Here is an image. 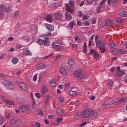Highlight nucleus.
Wrapping results in <instances>:
<instances>
[{
  "instance_id": "1",
  "label": "nucleus",
  "mask_w": 127,
  "mask_h": 127,
  "mask_svg": "<svg viewBox=\"0 0 127 127\" xmlns=\"http://www.w3.org/2000/svg\"><path fill=\"white\" fill-rule=\"evenodd\" d=\"M76 64L75 61L73 59H69L68 61V65L67 66V70L69 72H72L73 71V66H74Z\"/></svg>"
},
{
  "instance_id": "2",
  "label": "nucleus",
  "mask_w": 127,
  "mask_h": 127,
  "mask_svg": "<svg viewBox=\"0 0 127 127\" xmlns=\"http://www.w3.org/2000/svg\"><path fill=\"white\" fill-rule=\"evenodd\" d=\"M37 43L39 45H49L50 44V41H49V39L48 38H46L44 40L42 41L41 39H38L37 40Z\"/></svg>"
},
{
  "instance_id": "3",
  "label": "nucleus",
  "mask_w": 127,
  "mask_h": 127,
  "mask_svg": "<svg viewBox=\"0 0 127 127\" xmlns=\"http://www.w3.org/2000/svg\"><path fill=\"white\" fill-rule=\"evenodd\" d=\"M74 77L78 78L79 80H83L85 79V75L83 74L81 71H75L73 73Z\"/></svg>"
},
{
  "instance_id": "4",
  "label": "nucleus",
  "mask_w": 127,
  "mask_h": 127,
  "mask_svg": "<svg viewBox=\"0 0 127 127\" xmlns=\"http://www.w3.org/2000/svg\"><path fill=\"white\" fill-rule=\"evenodd\" d=\"M19 110L22 113H29L30 111V106L27 105H22L18 108Z\"/></svg>"
},
{
  "instance_id": "5",
  "label": "nucleus",
  "mask_w": 127,
  "mask_h": 127,
  "mask_svg": "<svg viewBox=\"0 0 127 127\" xmlns=\"http://www.w3.org/2000/svg\"><path fill=\"white\" fill-rule=\"evenodd\" d=\"M96 47L98 48L105 47V42H104V41L102 40H98L97 42L96 43Z\"/></svg>"
},
{
  "instance_id": "6",
  "label": "nucleus",
  "mask_w": 127,
  "mask_h": 127,
  "mask_svg": "<svg viewBox=\"0 0 127 127\" xmlns=\"http://www.w3.org/2000/svg\"><path fill=\"white\" fill-rule=\"evenodd\" d=\"M52 48L54 50H56V51H60L62 49V46L60 45H57L55 42H53L52 44Z\"/></svg>"
},
{
  "instance_id": "7",
  "label": "nucleus",
  "mask_w": 127,
  "mask_h": 127,
  "mask_svg": "<svg viewBox=\"0 0 127 127\" xmlns=\"http://www.w3.org/2000/svg\"><path fill=\"white\" fill-rule=\"evenodd\" d=\"M115 103V100L113 98H109L106 100V102L104 103V106H110V105H113Z\"/></svg>"
},
{
  "instance_id": "8",
  "label": "nucleus",
  "mask_w": 127,
  "mask_h": 127,
  "mask_svg": "<svg viewBox=\"0 0 127 127\" xmlns=\"http://www.w3.org/2000/svg\"><path fill=\"white\" fill-rule=\"evenodd\" d=\"M5 14V6L3 4L0 5V15Z\"/></svg>"
},
{
  "instance_id": "9",
  "label": "nucleus",
  "mask_w": 127,
  "mask_h": 127,
  "mask_svg": "<svg viewBox=\"0 0 127 127\" xmlns=\"http://www.w3.org/2000/svg\"><path fill=\"white\" fill-rule=\"evenodd\" d=\"M54 16L56 19H60L61 20V19L63 18V14L59 12L55 13Z\"/></svg>"
},
{
  "instance_id": "10",
  "label": "nucleus",
  "mask_w": 127,
  "mask_h": 127,
  "mask_svg": "<svg viewBox=\"0 0 127 127\" xmlns=\"http://www.w3.org/2000/svg\"><path fill=\"white\" fill-rule=\"evenodd\" d=\"M65 19L66 21H68V20H71L72 19V15L68 12H66L65 13Z\"/></svg>"
},
{
  "instance_id": "11",
  "label": "nucleus",
  "mask_w": 127,
  "mask_h": 127,
  "mask_svg": "<svg viewBox=\"0 0 127 127\" xmlns=\"http://www.w3.org/2000/svg\"><path fill=\"white\" fill-rule=\"evenodd\" d=\"M56 112L58 116H64V112L63 111V110H62L61 108H58L56 109Z\"/></svg>"
},
{
  "instance_id": "12",
  "label": "nucleus",
  "mask_w": 127,
  "mask_h": 127,
  "mask_svg": "<svg viewBox=\"0 0 127 127\" xmlns=\"http://www.w3.org/2000/svg\"><path fill=\"white\" fill-rule=\"evenodd\" d=\"M82 116L83 118H88L89 116H90V112L89 111H84L82 114Z\"/></svg>"
},
{
  "instance_id": "13",
  "label": "nucleus",
  "mask_w": 127,
  "mask_h": 127,
  "mask_svg": "<svg viewBox=\"0 0 127 127\" xmlns=\"http://www.w3.org/2000/svg\"><path fill=\"white\" fill-rule=\"evenodd\" d=\"M125 74H126L125 72H124L122 70H120L116 73L115 76H116V77H123Z\"/></svg>"
},
{
  "instance_id": "14",
  "label": "nucleus",
  "mask_w": 127,
  "mask_h": 127,
  "mask_svg": "<svg viewBox=\"0 0 127 127\" xmlns=\"http://www.w3.org/2000/svg\"><path fill=\"white\" fill-rule=\"evenodd\" d=\"M19 86L22 90H23L24 91H26L27 90V86L25 83L21 82L20 83Z\"/></svg>"
},
{
  "instance_id": "15",
  "label": "nucleus",
  "mask_w": 127,
  "mask_h": 127,
  "mask_svg": "<svg viewBox=\"0 0 127 127\" xmlns=\"http://www.w3.org/2000/svg\"><path fill=\"white\" fill-rule=\"evenodd\" d=\"M79 92L77 91H75L74 90H70L69 92V95L70 96H71V97H75V96H77V95H78Z\"/></svg>"
},
{
  "instance_id": "16",
  "label": "nucleus",
  "mask_w": 127,
  "mask_h": 127,
  "mask_svg": "<svg viewBox=\"0 0 127 127\" xmlns=\"http://www.w3.org/2000/svg\"><path fill=\"white\" fill-rule=\"evenodd\" d=\"M46 28L50 31H53V30H54V25H53L47 24H46Z\"/></svg>"
},
{
  "instance_id": "17",
  "label": "nucleus",
  "mask_w": 127,
  "mask_h": 127,
  "mask_svg": "<svg viewBox=\"0 0 127 127\" xmlns=\"http://www.w3.org/2000/svg\"><path fill=\"white\" fill-rule=\"evenodd\" d=\"M48 89H47V86H43L42 88V91H41V95L42 96H44V94L47 92Z\"/></svg>"
},
{
  "instance_id": "18",
  "label": "nucleus",
  "mask_w": 127,
  "mask_h": 127,
  "mask_svg": "<svg viewBox=\"0 0 127 127\" xmlns=\"http://www.w3.org/2000/svg\"><path fill=\"white\" fill-rule=\"evenodd\" d=\"M66 10L68 12H70L71 14H73V12H74V9H71L70 8V7L69 6V4H67L66 6Z\"/></svg>"
},
{
  "instance_id": "19",
  "label": "nucleus",
  "mask_w": 127,
  "mask_h": 127,
  "mask_svg": "<svg viewBox=\"0 0 127 127\" xmlns=\"http://www.w3.org/2000/svg\"><path fill=\"white\" fill-rule=\"evenodd\" d=\"M114 24V22L111 20H107L105 22V25L106 26H109V25H113Z\"/></svg>"
},
{
  "instance_id": "20",
  "label": "nucleus",
  "mask_w": 127,
  "mask_h": 127,
  "mask_svg": "<svg viewBox=\"0 0 127 127\" xmlns=\"http://www.w3.org/2000/svg\"><path fill=\"white\" fill-rule=\"evenodd\" d=\"M60 72L63 75H67V71L64 68H60Z\"/></svg>"
},
{
  "instance_id": "21",
  "label": "nucleus",
  "mask_w": 127,
  "mask_h": 127,
  "mask_svg": "<svg viewBox=\"0 0 127 127\" xmlns=\"http://www.w3.org/2000/svg\"><path fill=\"white\" fill-rule=\"evenodd\" d=\"M24 55H25L26 56L30 55L31 54V52L29 51V50H28V48H26L23 53Z\"/></svg>"
},
{
  "instance_id": "22",
  "label": "nucleus",
  "mask_w": 127,
  "mask_h": 127,
  "mask_svg": "<svg viewBox=\"0 0 127 127\" xmlns=\"http://www.w3.org/2000/svg\"><path fill=\"white\" fill-rule=\"evenodd\" d=\"M90 116H92V117H96L97 116H98V112L96 111L92 110L90 112Z\"/></svg>"
},
{
  "instance_id": "23",
  "label": "nucleus",
  "mask_w": 127,
  "mask_h": 127,
  "mask_svg": "<svg viewBox=\"0 0 127 127\" xmlns=\"http://www.w3.org/2000/svg\"><path fill=\"white\" fill-rule=\"evenodd\" d=\"M8 90H13L14 89V85L12 83H10V84L8 85L7 87Z\"/></svg>"
},
{
  "instance_id": "24",
  "label": "nucleus",
  "mask_w": 127,
  "mask_h": 127,
  "mask_svg": "<svg viewBox=\"0 0 127 127\" xmlns=\"http://www.w3.org/2000/svg\"><path fill=\"white\" fill-rule=\"evenodd\" d=\"M120 15H121V16H122L123 17H127V12H126L125 11H122L120 13Z\"/></svg>"
},
{
  "instance_id": "25",
  "label": "nucleus",
  "mask_w": 127,
  "mask_h": 127,
  "mask_svg": "<svg viewBox=\"0 0 127 127\" xmlns=\"http://www.w3.org/2000/svg\"><path fill=\"white\" fill-rule=\"evenodd\" d=\"M46 20L48 22H52V17L51 16V15H48L46 17Z\"/></svg>"
},
{
  "instance_id": "26",
  "label": "nucleus",
  "mask_w": 127,
  "mask_h": 127,
  "mask_svg": "<svg viewBox=\"0 0 127 127\" xmlns=\"http://www.w3.org/2000/svg\"><path fill=\"white\" fill-rule=\"evenodd\" d=\"M10 81H8V80H5L3 82V85L5 86V87H7L8 86V85L10 84Z\"/></svg>"
},
{
  "instance_id": "27",
  "label": "nucleus",
  "mask_w": 127,
  "mask_h": 127,
  "mask_svg": "<svg viewBox=\"0 0 127 127\" xmlns=\"http://www.w3.org/2000/svg\"><path fill=\"white\" fill-rule=\"evenodd\" d=\"M119 53H121V54H126L127 53V50L124 49H122L119 51Z\"/></svg>"
},
{
  "instance_id": "28",
  "label": "nucleus",
  "mask_w": 127,
  "mask_h": 127,
  "mask_svg": "<svg viewBox=\"0 0 127 127\" xmlns=\"http://www.w3.org/2000/svg\"><path fill=\"white\" fill-rule=\"evenodd\" d=\"M12 62L13 64H16L18 62V59L16 58H14L12 59Z\"/></svg>"
},
{
  "instance_id": "29",
  "label": "nucleus",
  "mask_w": 127,
  "mask_h": 127,
  "mask_svg": "<svg viewBox=\"0 0 127 127\" xmlns=\"http://www.w3.org/2000/svg\"><path fill=\"white\" fill-rule=\"evenodd\" d=\"M17 101L18 103H19L22 104L24 103V99H23V98H17Z\"/></svg>"
},
{
  "instance_id": "30",
  "label": "nucleus",
  "mask_w": 127,
  "mask_h": 127,
  "mask_svg": "<svg viewBox=\"0 0 127 127\" xmlns=\"http://www.w3.org/2000/svg\"><path fill=\"white\" fill-rule=\"evenodd\" d=\"M6 104H7V105H10L11 106L14 105V102L13 101L7 100L6 101Z\"/></svg>"
},
{
  "instance_id": "31",
  "label": "nucleus",
  "mask_w": 127,
  "mask_h": 127,
  "mask_svg": "<svg viewBox=\"0 0 127 127\" xmlns=\"http://www.w3.org/2000/svg\"><path fill=\"white\" fill-rule=\"evenodd\" d=\"M63 121V118L61 117H58L57 119V123H58V124H61V123H62Z\"/></svg>"
},
{
  "instance_id": "32",
  "label": "nucleus",
  "mask_w": 127,
  "mask_h": 127,
  "mask_svg": "<svg viewBox=\"0 0 127 127\" xmlns=\"http://www.w3.org/2000/svg\"><path fill=\"white\" fill-rule=\"evenodd\" d=\"M94 58H95L96 60H98L99 58H100V55L98 52L94 55Z\"/></svg>"
},
{
  "instance_id": "33",
  "label": "nucleus",
  "mask_w": 127,
  "mask_h": 127,
  "mask_svg": "<svg viewBox=\"0 0 127 127\" xmlns=\"http://www.w3.org/2000/svg\"><path fill=\"white\" fill-rule=\"evenodd\" d=\"M56 84V81L55 80H52L51 81L50 85L51 87H55Z\"/></svg>"
},
{
  "instance_id": "34",
  "label": "nucleus",
  "mask_w": 127,
  "mask_h": 127,
  "mask_svg": "<svg viewBox=\"0 0 127 127\" xmlns=\"http://www.w3.org/2000/svg\"><path fill=\"white\" fill-rule=\"evenodd\" d=\"M68 3L72 7H74L75 6V3L71 0L69 1Z\"/></svg>"
},
{
  "instance_id": "35",
  "label": "nucleus",
  "mask_w": 127,
  "mask_h": 127,
  "mask_svg": "<svg viewBox=\"0 0 127 127\" xmlns=\"http://www.w3.org/2000/svg\"><path fill=\"white\" fill-rule=\"evenodd\" d=\"M38 67H39V69H44V68H46V66L45 65V64H40Z\"/></svg>"
},
{
  "instance_id": "36",
  "label": "nucleus",
  "mask_w": 127,
  "mask_h": 127,
  "mask_svg": "<svg viewBox=\"0 0 127 127\" xmlns=\"http://www.w3.org/2000/svg\"><path fill=\"white\" fill-rule=\"evenodd\" d=\"M98 52L95 50V49H91L90 50V54H93L94 55L96 54Z\"/></svg>"
},
{
  "instance_id": "37",
  "label": "nucleus",
  "mask_w": 127,
  "mask_h": 127,
  "mask_svg": "<svg viewBox=\"0 0 127 127\" xmlns=\"http://www.w3.org/2000/svg\"><path fill=\"white\" fill-rule=\"evenodd\" d=\"M64 101H65L64 97H63L62 96H61L59 97V102H60V103H63V102H64Z\"/></svg>"
},
{
  "instance_id": "38",
  "label": "nucleus",
  "mask_w": 127,
  "mask_h": 127,
  "mask_svg": "<svg viewBox=\"0 0 127 127\" xmlns=\"http://www.w3.org/2000/svg\"><path fill=\"white\" fill-rule=\"evenodd\" d=\"M107 84L108 86H109V87H113V81H112L111 80H109Z\"/></svg>"
},
{
  "instance_id": "39",
  "label": "nucleus",
  "mask_w": 127,
  "mask_h": 127,
  "mask_svg": "<svg viewBox=\"0 0 127 127\" xmlns=\"http://www.w3.org/2000/svg\"><path fill=\"white\" fill-rule=\"evenodd\" d=\"M10 117V114L8 112H5V118L6 119H9Z\"/></svg>"
},
{
  "instance_id": "40",
  "label": "nucleus",
  "mask_w": 127,
  "mask_h": 127,
  "mask_svg": "<svg viewBox=\"0 0 127 127\" xmlns=\"http://www.w3.org/2000/svg\"><path fill=\"white\" fill-rule=\"evenodd\" d=\"M96 119H97L96 117L90 115V117H89L88 120L89 121H94V120H96Z\"/></svg>"
},
{
  "instance_id": "41",
  "label": "nucleus",
  "mask_w": 127,
  "mask_h": 127,
  "mask_svg": "<svg viewBox=\"0 0 127 127\" xmlns=\"http://www.w3.org/2000/svg\"><path fill=\"white\" fill-rule=\"evenodd\" d=\"M102 7L101 6V5H99L97 6V9H96V11L97 13H99L101 11Z\"/></svg>"
},
{
  "instance_id": "42",
  "label": "nucleus",
  "mask_w": 127,
  "mask_h": 127,
  "mask_svg": "<svg viewBox=\"0 0 127 127\" xmlns=\"http://www.w3.org/2000/svg\"><path fill=\"white\" fill-rule=\"evenodd\" d=\"M117 21L118 22V23H120V24H122L123 23V19L121 18H118L117 19Z\"/></svg>"
},
{
  "instance_id": "43",
  "label": "nucleus",
  "mask_w": 127,
  "mask_h": 127,
  "mask_svg": "<svg viewBox=\"0 0 127 127\" xmlns=\"http://www.w3.org/2000/svg\"><path fill=\"white\" fill-rule=\"evenodd\" d=\"M18 122V119H17V118H13L12 120V124H16V123H17Z\"/></svg>"
},
{
  "instance_id": "44",
  "label": "nucleus",
  "mask_w": 127,
  "mask_h": 127,
  "mask_svg": "<svg viewBox=\"0 0 127 127\" xmlns=\"http://www.w3.org/2000/svg\"><path fill=\"white\" fill-rule=\"evenodd\" d=\"M31 97L32 98V99L33 100V107L34 108V107H37V105H35V102H34V99H33V94L32 93L31 94Z\"/></svg>"
},
{
  "instance_id": "45",
  "label": "nucleus",
  "mask_w": 127,
  "mask_h": 127,
  "mask_svg": "<svg viewBox=\"0 0 127 127\" xmlns=\"http://www.w3.org/2000/svg\"><path fill=\"white\" fill-rule=\"evenodd\" d=\"M69 25L71 28H73V27L75 26V22H71L70 23H69Z\"/></svg>"
},
{
  "instance_id": "46",
  "label": "nucleus",
  "mask_w": 127,
  "mask_h": 127,
  "mask_svg": "<svg viewBox=\"0 0 127 127\" xmlns=\"http://www.w3.org/2000/svg\"><path fill=\"white\" fill-rule=\"evenodd\" d=\"M99 50H100L101 53H105V52H106V49L104 47L99 48Z\"/></svg>"
},
{
  "instance_id": "47",
  "label": "nucleus",
  "mask_w": 127,
  "mask_h": 127,
  "mask_svg": "<svg viewBox=\"0 0 127 127\" xmlns=\"http://www.w3.org/2000/svg\"><path fill=\"white\" fill-rule=\"evenodd\" d=\"M109 46L110 47H111V48H114L115 46V43H114V42H110L109 43Z\"/></svg>"
},
{
  "instance_id": "48",
  "label": "nucleus",
  "mask_w": 127,
  "mask_h": 127,
  "mask_svg": "<svg viewBox=\"0 0 127 127\" xmlns=\"http://www.w3.org/2000/svg\"><path fill=\"white\" fill-rule=\"evenodd\" d=\"M92 24H96V22H97V19L96 18H93L92 19Z\"/></svg>"
},
{
  "instance_id": "49",
  "label": "nucleus",
  "mask_w": 127,
  "mask_h": 127,
  "mask_svg": "<svg viewBox=\"0 0 127 127\" xmlns=\"http://www.w3.org/2000/svg\"><path fill=\"white\" fill-rule=\"evenodd\" d=\"M126 100L127 99L125 97H122L120 99V101H121V103H125Z\"/></svg>"
},
{
  "instance_id": "50",
  "label": "nucleus",
  "mask_w": 127,
  "mask_h": 127,
  "mask_svg": "<svg viewBox=\"0 0 127 127\" xmlns=\"http://www.w3.org/2000/svg\"><path fill=\"white\" fill-rule=\"evenodd\" d=\"M35 96L38 98V99H40V97H41V95H40V93H35Z\"/></svg>"
},
{
  "instance_id": "51",
  "label": "nucleus",
  "mask_w": 127,
  "mask_h": 127,
  "mask_svg": "<svg viewBox=\"0 0 127 127\" xmlns=\"http://www.w3.org/2000/svg\"><path fill=\"white\" fill-rule=\"evenodd\" d=\"M10 9H11V8L10 6H9L7 8L5 7V12H8L9 11H10Z\"/></svg>"
},
{
  "instance_id": "52",
  "label": "nucleus",
  "mask_w": 127,
  "mask_h": 127,
  "mask_svg": "<svg viewBox=\"0 0 127 127\" xmlns=\"http://www.w3.org/2000/svg\"><path fill=\"white\" fill-rule=\"evenodd\" d=\"M79 105H80V101H76L74 103V106L75 107H78V106H79Z\"/></svg>"
},
{
  "instance_id": "53",
  "label": "nucleus",
  "mask_w": 127,
  "mask_h": 127,
  "mask_svg": "<svg viewBox=\"0 0 127 127\" xmlns=\"http://www.w3.org/2000/svg\"><path fill=\"white\" fill-rule=\"evenodd\" d=\"M111 72H112V73H114V72H116V71H117V69L116 68V67H113L111 69Z\"/></svg>"
},
{
  "instance_id": "54",
  "label": "nucleus",
  "mask_w": 127,
  "mask_h": 127,
  "mask_svg": "<svg viewBox=\"0 0 127 127\" xmlns=\"http://www.w3.org/2000/svg\"><path fill=\"white\" fill-rule=\"evenodd\" d=\"M79 113H77L75 115L74 119L75 120H78V119H79Z\"/></svg>"
},
{
  "instance_id": "55",
  "label": "nucleus",
  "mask_w": 127,
  "mask_h": 127,
  "mask_svg": "<svg viewBox=\"0 0 127 127\" xmlns=\"http://www.w3.org/2000/svg\"><path fill=\"white\" fill-rule=\"evenodd\" d=\"M36 127H40L41 126V124H40V123L36 122Z\"/></svg>"
},
{
  "instance_id": "56",
  "label": "nucleus",
  "mask_w": 127,
  "mask_h": 127,
  "mask_svg": "<svg viewBox=\"0 0 127 127\" xmlns=\"http://www.w3.org/2000/svg\"><path fill=\"white\" fill-rule=\"evenodd\" d=\"M70 86V83L68 82H66L64 84V88L66 89L67 87H69Z\"/></svg>"
},
{
  "instance_id": "57",
  "label": "nucleus",
  "mask_w": 127,
  "mask_h": 127,
  "mask_svg": "<svg viewBox=\"0 0 127 127\" xmlns=\"http://www.w3.org/2000/svg\"><path fill=\"white\" fill-rule=\"evenodd\" d=\"M87 124L86 122H83L81 124L79 125V127H84V126H85V125Z\"/></svg>"
},
{
  "instance_id": "58",
  "label": "nucleus",
  "mask_w": 127,
  "mask_h": 127,
  "mask_svg": "<svg viewBox=\"0 0 127 127\" xmlns=\"http://www.w3.org/2000/svg\"><path fill=\"white\" fill-rule=\"evenodd\" d=\"M107 1V0H102V1L100 2V4L101 5H104L105 2Z\"/></svg>"
},
{
  "instance_id": "59",
  "label": "nucleus",
  "mask_w": 127,
  "mask_h": 127,
  "mask_svg": "<svg viewBox=\"0 0 127 127\" xmlns=\"http://www.w3.org/2000/svg\"><path fill=\"white\" fill-rule=\"evenodd\" d=\"M58 43H59V44H63V42H62V40L61 39H58Z\"/></svg>"
},
{
  "instance_id": "60",
  "label": "nucleus",
  "mask_w": 127,
  "mask_h": 127,
  "mask_svg": "<svg viewBox=\"0 0 127 127\" xmlns=\"http://www.w3.org/2000/svg\"><path fill=\"white\" fill-rule=\"evenodd\" d=\"M77 24L78 26H82V22L80 21H77Z\"/></svg>"
},
{
  "instance_id": "61",
  "label": "nucleus",
  "mask_w": 127,
  "mask_h": 127,
  "mask_svg": "<svg viewBox=\"0 0 127 127\" xmlns=\"http://www.w3.org/2000/svg\"><path fill=\"white\" fill-rule=\"evenodd\" d=\"M51 34H52V33H51V32H49L48 33L45 34V36H51Z\"/></svg>"
},
{
  "instance_id": "62",
  "label": "nucleus",
  "mask_w": 127,
  "mask_h": 127,
  "mask_svg": "<svg viewBox=\"0 0 127 127\" xmlns=\"http://www.w3.org/2000/svg\"><path fill=\"white\" fill-rule=\"evenodd\" d=\"M14 16L16 17L18 16V11H16L14 13Z\"/></svg>"
},
{
  "instance_id": "63",
  "label": "nucleus",
  "mask_w": 127,
  "mask_h": 127,
  "mask_svg": "<svg viewBox=\"0 0 127 127\" xmlns=\"http://www.w3.org/2000/svg\"><path fill=\"white\" fill-rule=\"evenodd\" d=\"M48 118L50 119H54V115H50L48 116Z\"/></svg>"
},
{
  "instance_id": "64",
  "label": "nucleus",
  "mask_w": 127,
  "mask_h": 127,
  "mask_svg": "<svg viewBox=\"0 0 127 127\" xmlns=\"http://www.w3.org/2000/svg\"><path fill=\"white\" fill-rule=\"evenodd\" d=\"M87 3H93V0H87Z\"/></svg>"
}]
</instances>
